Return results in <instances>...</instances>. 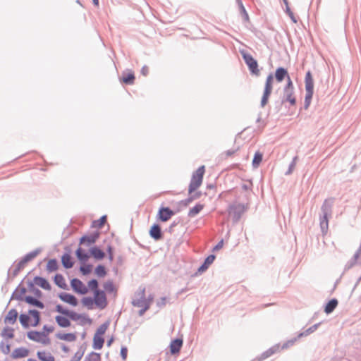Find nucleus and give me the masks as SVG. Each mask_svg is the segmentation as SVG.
Wrapping results in <instances>:
<instances>
[{
  "label": "nucleus",
  "mask_w": 361,
  "mask_h": 361,
  "mask_svg": "<svg viewBox=\"0 0 361 361\" xmlns=\"http://www.w3.org/2000/svg\"><path fill=\"white\" fill-rule=\"evenodd\" d=\"M34 341L41 343L44 345H48L51 343V340H34Z\"/></svg>",
  "instance_id": "nucleus-55"
},
{
  "label": "nucleus",
  "mask_w": 361,
  "mask_h": 361,
  "mask_svg": "<svg viewBox=\"0 0 361 361\" xmlns=\"http://www.w3.org/2000/svg\"><path fill=\"white\" fill-rule=\"evenodd\" d=\"M108 327V322H106L99 326L94 336V338H102V336L104 335L105 332L106 331Z\"/></svg>",
  "instance_id": "nucleus-22"
},
{
  "label": "nucleus",
  "mask_w": 361,
  "mask_h": 361,
  "mask_svg": "<svg viewBox=\"0 0 361 361\" xmlns=\"http://www.w3.org/2000/svg\"><path fill=\"white\" fill-rule=\"evenodd\" d=\"M61 348H62V350H63V351L64 353H68V352H69V350H69V348H68L67 345H66L65 344H63V343H62V344H61Z\"/></svg>",
  "instance_id": "nucleus-57"
},
{
  "label": "nucleus",
  "mask_w": 361,
  "mask_h": 361,
  "mask_svg": "<svg viewBox=\"0 0 361 361\" xmlns=\"http://www.w3.org/2000/svg\"><path fill=\"white\" fill-rule=\"evenodd\" d=\"M262 161V154L259 152H257L255 154V156H254V158L252 160L253 167L257 168L259 166Z\"/></svg>",
  "instance_id": "nucleus-33"
},
{
  "label": "nucleus",
  "mask_w": 361,
  "mask_h": 361,
  "mask_svg": "<svg viewBox=\"0 0 361 361\" xmlns=\"http://www.w3.org/2000/svg\"><path fill=\"white\" fill-rule=\"evenodd\" d=\"M75 254H76V256L78 257V259L80 261V262H86L90 256L89 255L87 254V252H85L83 249H82L81 247H79L76 252H75Z\"/></svg>",
  "instance_id": "nucleus-26"
},
{
  "label": "nucleus",
  "mask_w": 361,
  "mask_h": 361,
  "mask_svg": "<svg viewBox=\"0 0 361 361\" xmlns=\"http://www.w3.org/2000/svg\"><path fill=\"white\" fill-rule=\"evenodd\" d=\"M95 274L100 277H104L106 274V269L102 265H99L95 269Z\"/></svg>",
  "instance_id": "nucleus-38"
},
{
  "label": "nucleus",
  "mask_w": 361,
  "mask_h": 361,
  "mask_svg": "<svg viewBox=\"0 0 361 361\" xmlns=\"http://www.w3.org/2000/svg\"><path fill=\"white\" fill-rule=\"evenodd\" d=\"M55 281H56V284L61 288H63V286L65 285L64 279H63V276L61 275L56 276Z\"/></svg>",
  "instance_id": "nucleus-45"
},
{
  "label": "nucleus",
  "mask_w": 361,
  "mask_h": 361,
  "mask_svg": "<svg viewBox=\"0 0 361 361\" xmlns=\"http://www.w3.org/2000/svg\"><path fill=\"white\" fill-rule=\"evenodd\" d=\"M57 323L63 327H66L70 325V321L68 318L63 316H57L56 317Z\"/></svg>",
  "instance_id": "nucleus-34"
},
{
  "label": "nucleus",
  "mask_w": 361,
  "mask_h": 361,
  "mask_svg": "<svg viewBox=\"0 0 361 361\" xmlns=\"http://www.w3.org/2000/svg\"><path fill=\"white\" fill-rule=\"evenodd\" d=\"M115 340H107V346H111Z\"/></svg>",
  "instance_id": "nucleus-61"
},
{
  "label": "nucleus",
  "mask_w": 361,
  "mask_h": 361,
  "mask_svg": "<svg viewBox=\"0 0 361 361\" xmlns=\"http://www.w3.org/2000/svg\"><path fill=\"white\" fill-rule=\"evenodd\" d=\"M29 355V350L25 348H18L12 353V357L15 359L25 357Z\"/></svg>",
  "instance_id": "nucleus-14"
},
{
  "label": "nucleus",
  "mask_w": 361,
  "mask_h": 361,
  "mask_svg": "<svg viewBox=\"0 0 361 361\" xmlns=\"http://www.w3.org/2000/svg\"><path fill=\"white\" fill-rule=\"evenodd\" d=\"M215 259V256L214 255H211L209 256H208L204 264L198 269V271L200 272H203L206 269H207V268L209 267V265H211L214 261Z\"/></svg>",
  "instance_id": "nucleus-21"
},
{
  "label": "nucleus",
  "mask_w": 361,
  "mask_h": 361,
  "mask_svg": "<svg viewBox=\"0 0 361 361\" xmlns=\"http://www.w3.org/2000/svg\"><path fill=\"white\" fill-rule=\"evenodd\" d=\"M61 262L66 269L71 268L73 266L72 257L69 254H65L62 256Z\"/></svg>",
  "instance_id": "nucleus-27"
},
{
  "label": "nucleus",
  "mask_w": 361,
  "mask_h": 361,
  "mask_svg": "<svg viewBox=\"0 0 361 361\" xmlns=\"http://www.w3.org/2000/svg\"><path fill=\"white\" fill-rule=\"evenodd\" d=\"M58 269V263L56 259H50L47 264V269L49 272L56 271Z\"/></svg>",
  "instance_id": "nucleus-35"
},
{
  "label": "nucleus",
  "mask_w": 361,
  "mask_h": 361,
  "mask_svg": "<svg viewBox=\"0 0 361 361\" xmlns=\"http://www.w3.org/2000/svg\"><path fill=\"white\" fill-rule=\"evenodd\" d=\"M92 265L90 264H83L80 267V270L84 275H87L92 271Z\"/></svg>",
  "instance_id": "nucleus-40"
},
{
  "label": "nucleus",
  "mask_w": 361,
  "mask_h": 361,
  "mask_svg": "<svg viewBox=\"0 0 361 361\" xmlns=\"http://www.w3.org/2000/svg\"><path fill=\"white\" fill-rule=\"evenodd\" d=\"M247 203H240L237 201L234 202L233 204H230L228 209V215L233 219V221H237L240 218L241 215L245 212V211L247 208Z\"/></svg>",
  "instance_id": "nucleus-2"
},
{
  "label": "nucleus",
  "mask_w": 361,
  "mask_h": 361,
  "mask_svg": "<svg viewBox=\"0 0 361 361\" xmlns=\"http://www.w3.org/2000/svg\"><path fill=\"white\" fill-rule=\"evenodd\" d=\"M37 355L41 361H55L54 357L49 352L38 351Z\"/></svg>",
  "instance_id": "nucleus-18"
},
{
  "label": "nucleus",
  "mask_w": 361,
  "mask_h": 361,
  "mask_svg": "<svg viewBox=\"0 0 361 361\" xmlns=\"http://www.w3.org/2000/svg\"><path fill=\"white\" fill-rule=\"evenodd\" d=\"M94 300L96 305L101 309L104 308L107 305L106 295L104 291L96 290L94 291Z\"/></svg>",
  "instance_id": "nucleus-6"
},
{
  "label": "nucleus",
  "mask_w": 361,
  "mask_h": 361,
  "mask_svg": "<svg viewBox=\"0 0 361 361\" xmlns=\"http://www.w3.org/2000/svg\"><path fill=\"white\" fill-rule=\"evenodd\" d=\"M190 197L185 200V205H188L192 200L199 198L201 196L202 194H201L200 192H195L194 194L192 193V194H190Z\"/></svg>",
  "instance_id": "nucleus-42"
},
{
  "label": "nucleus",
  "mask_w": 361,
  "mask_h": 361,
  "mask_svg": "<svg viewBox=\"0 0 361 361\" xmlns=\"http://www.w3.org/2000/svg\"><path fill=\"white\" fill-rule=\"evenodd\" d=\"M56 310L62 314H68V311L63 309V307L61 305H57Z\"/></svg>",
  "instance_id": "nucleus-53"
},
{
  "label": "nucleus",
  "mask_w": 361,
  "mask_h": 361,
  "mask_svg": "<svg viewBox=\"0 0 361 361\" xmlns=\"http://www.w3.org/2000/svg\"><path fill=\"white\" fill-rule=\"evenodd\" d=\"M286 12L288 15V16L290 18L291 20L294 23H296L298 22V19L296 18V16L294 15V13L290 11V9L289 8H287L286 9Z\"/></svg>",
  "instance_id": "nucleus-49"
},
{
  "label": "nucleus",
  "mask_w": 361,
  "mask_h": 361,
  "mask_svg": "<svg viewBox=\"0 0 361 361\" xmlns=\"http://www.w3.org/2000/svg\"><path fill=\"white\" fill-rule=\"evenodd\" d=\"M204 207V204H197L195 207L191 208L188 212V216L190 217H194L197 214H198Z\"/></svg>",
  "instance_id": "nucleus-28"
},
{
  "label": "nucleus",
  "mask_w": 361,
  "mask_h": 361,
  "mask_svg": "<svg viewBox=\"0 0 361 361\" xmlns=\"http://www.w3.org/2000/svg\"><path fill=\"white\" fill-rule=\"evenodd\" d=\"M26 264H23L22 260L18 263V269L23 268Z\"/></svg>",
  "instance_id": "nucleus-60"
},
{
  "label": "nucleus",
  "mask_w": 361,
  "mask_h": 361,
  "mask_svg": "<svg viewBox=\"0 0 361 361\" xmlns=\"http://www.w3.org/2000/svg\"><path fill=\"white\" fill-rule=\"evenodd\" d=\"M328 224H329V221H328L327 215L324 214V216L320 223L322 230H326L328 228Z\"/></svg>",
  "instance_id": "nucleus-46"
},
{
  "label": "nucleus",
  "mask_w": 361,
  "mask_h": 361,
  "mask_svg": "<svg viewBox=\"0 0 361 361\" xmlns=\"http://www.w3.org/2000/svg\"><path fill=\"white\" fill-rule=\"evenodd\" d=\"M91 255L96 259H102L105 254L104 252L97 247H93L90 250Z\"/></svg>",
  "instance_id": "nucleus-20"
},
{
  "label": "nucleus",
  "mask_w": 361,
  "mask_h": 361,
  "mask_svg": "<svg viewBox=\"0 0 361 361\" xmlns=\"http://www.w3.org/2000/svg\"><path fill=\"white\" fill-rule=\"evenodd\" d=\"M205 173L204 166H200L193 173L188 188V193H193L198 189L203 180V176Z\"/></svg>",
  "instance_id": "nucleus-1"
},
{
  "label": "nucleus",
  "mask_w": 361,
  "mask_h": 361,
  "mask_svg": "<svg viewBox=\"0 0 361 361\" xmlns=\"http://www.w3.org/2000/svg\"><path fill=\"white\" fill-rule=\"evenodd\" d=\"M273 81L274 76L272 74H269L266 80L264 90L261 100V106L262 107H264L268 102L269 97L273 88Z\"/></svg>",
  "instance_id": "nucleus-5"
},
{
  "label": "nucleus",
  "mask_w": 361,
  "mask_h": 361,
  "mask_svg": "<svg viewBox=\"0 0 361 361\" xmlns=\"http://www.w3.org/2000/svg\"><path fill=\"white\" fill-rule=\"evenodd\" d=\"M18 313L15 309L10 310L7 313L4 322L7 325H14L18 318Z\"/></svg>",
  "instance_id": "nucleus-13"
},
{
  "label": "nucleus",
  "mask_w": 361,
  "mask_h": 361,
  "mask_svg": "<svg viewBox=\"0 0 361 361\" xmlns=\"http://www.w3.org/2000/svg\"><path fill=\"white\" fill-rule=\"evenodd\" d=\"M149 234L154 240H159L162 237L161 228L159 225L154 224L151 227Z\"/></svg>",
  "instance_id": "nucleus-16"
},
{
  "label": "nucleus",
  "mask_w": 361,
  "mask_h": 361,
  "mask_svg": "<svg viewBox=\"0 0 361 361\" xmlns=\"http://www.w3.org/2000/svg\"><path fill=\"white\" fill-rule=\"evenodd\" d=\"M9 340H1L0 343V348L2 353L5 355H7L10 353V343H8Z\"/></svg>",
  "instance_id": "nucleus-32"
},
{
  "label": "nucleus",
  "mask_w": 361,
  "mask_h": 361,
  "mask_svg": "<svg viewBox=\"0 0 361 361\" xmlns=\"http://www.w3.org/2000/svg\"><path fill=\"white\" fill-rule=\"evenodd\" d=\"M280 351V344H276L272 347L269 348L266 351L263 352L259 357L253 360V361H263L265 359L269 357L272 355Z\"/></svg>",
  "instance_id": "nucleus-7"
},
{
  "label": "nucleus",
  "mask_w": 361,
  "mask_h": 361,
  "mask_svg": "<svg viewBox=\"0 0 361 361\" xmlns=\"http://www.w3.org/2000/svg\"><path fill=\"white\" fill-rule=\"evenodd\" d=\"M120 355L123 361H126L128 356V348L125 345H122L121 348Z\"/></svg>",
  "instance_id": "nucleus-44"
},
{
  "label": "nucleus",
  "mask_w": 361,
  "mask_h": 361,
  "mask_svg": "<svg viewBox=\"0 0 361 361\" xmlns=\"http://www.w3.org/2000/svg\"><path fill=\"white\" fill-rule=\"evenodd\" d=\"M306 94L305 98V108L307 109L310 105L314 93V80L310 71H307L305 78Z\"/></svg>",
  "instance_id": "nucleus-3"
},
{
  "label": "nucleus",
  "mask_w": 361,
  "mask_h": 361,
  "mask_svg": "<svg viewBox=\"0 0 361 361\" xmlns=\"http://www.w3.org/2000/svg\"><path fill=\"white\" fill-rule=\"evenodd\" d=\"M240 54L247 65L250 71L255 75H259V70L258 69V64L257 61L252 56L251 54L247 53L245 51H240Z\"/></svg>",
  "instance_id": "nucleus-4"
},
{
  "label": "nucleus",
  "mask_w": 361,
  "mask_h": 361,
  "mask_svg": "<svg viewBox=\"0 0 361 361\" xmlns=\"http://www.w3.org/2000/svg\"><path fill=\"white\" fill-rule=\"evenodd\" d=\"M36 256L35 254H28L23 259L22 263L23 264H27L29 261L32 260Z\"/></svg>",
  "instance_id": "nucleus-48"
},
{
  "label": "nucleus",
  "mask_w": 361,
  "mask_h": 361,
  "mask_svg": "<svg viewBox=\"0 0 361 361\" xmlns=\"http://www.w3.org/2000/svg\"><path fill=\"white\" fill-rule=\"evenodd\" d=\"M59 298L62 301H63L73 307L77 306V305L78 303V300L76 299V298L74 295L67 293H61L59 295Z\"/></svg>",
  "instance_id": "nucleus-11"
},
{
  "label": "nucleus",
  "mask_w": 361,
  "mask_h": 361,
  "mask_svg": "<svg viewBox=\"0 0 361 361\" xmlns=\"http://www.w3.org/2000/svg\"><path fill=\"white\" fill-rule=\"evenodd\" d=\"M296 341L297 340H287V341L286 343H284L282 345H280V350H284V349H288V348L292 347L293 345H294L295 341Z\"/></svg>",
  "instance_id": "nucleus-41"
},
{
  "label": "nucleus",
  "mask_w": 361,
  "mask_h": 361,
  "mask_svg": "<svg viewBox=\"0 0 361 361\" xmlns=\"http://www.w3.org/2000/svg\"><path fill=\"white\" fill-rule=\"evenodd\" d=\"M27 361H37V360H36L35 359L30 358V359L27 360Z\"/></svg>",
  "instance_id": "nucleus-63"
},
{
  "label": "nucleus",
  "mask_w": 361,
  "mask_h": 361,
  "mask_svg": "<svg viewBox=\"0 0 361 361\" xmlns=\"http://www.w3.org/2000/svg\"><path fill=\"white\" fill-rule=\"evenodd\" d=\"M338 305V301L336 299H332L326 305L324 311L326 314H330Z\"/></svg>",
  "instance_id": "nucleus-30"
},
{
  "label": "nucleus",
  "mask_w": 361,
  "mask_h": 361,
  "mask_svg": "<svg viewBox=\"0 0 361 361\" xmlns=\"http://www.w3.org/2000/svg\"><path fill=\"white\" fill-rule=\"evenodd\" d=\"M29 316L30 317V325L35 326L39 323V314L37 310H30Z\"/></svg>",
  "instance_id": "nucleus-25"
},
{
  "label": "nucleus",
  "mask_w": 361,
  "mask_h": 361,
  "mask_svg": "<svg viewBox=\"0 0 361 361\" xmlns=\"http://www.w3.org/2000/svg\"><path fill=\"white\" fill-rule=\"evenodd\" d=\"M99 232L96 231L90 235L82 236L80 238V244L87 243L89 245L94 243L96 242V240L99 238Z\"/></svg>",
  "instance_id": "nucleus-9"
},
{
  "label": "nucleus",
  "mask_w": 361,
  "mask_h": 361,
  "mask_svg": "<svg viewBox=\"0 0 361 361\" xmlns=\"http://www.w3.org/2000/svg\"><path fill=\"white\" fill-rule=\"evenodd\" d=\"M106 216H102L97 221V226L99 227V228H102L104 224L106 223Z\"/></svg>",
  "instance_id": "nucleus-52"
},
{
  "label": "nucleus",
  "mask_w": 361,
  "mask_h": 361,
  "mask_svg": "<svg viewBox=\"0 0 361 361\" xmlns=\"http://www.w3.org/2000/svg\"><path fill=\"white\" fill-rule=\"evenodd\" d=\"M104 288L107 293H109L116 294V291H117L116 286L111 281H106L104 284Z\"/></svg>",
  "instance_id": "nucleus-31"
},
{
  "label": "nucleus",
  "mask_w": 361,
  "mask_h": 361,
  "mask_svg": "<svg viewBox=\"0 0 361 361\" xmlns=\"http://www.w3.org/2000/svg\"><path fill=\"white\" fill-rule=\"evenodd\" d=\"M147 67H143L142 68V73L144 75H146L147 74Z\"/></svg>",
  "instance_id": "nucleus-59"
},
{
  "label": "nucleus",
  "mask_w": 361,
  "mask_h": 361,
  "mask_svg": "<svg viewBox=\"0 0 361 361\" xmlns=\"http://www.w3.org/2000/svg\"><path fill=\"white\" fill-rule=\"evenodd\" d=\"M290 90L293 91V85L290 78L288 76V84L285 88V92H289Z\"/></svg>",
  "instance_id": "nucleus-51"
},
{
  "label": "nucleus",
  "mask_w": 361,
  "mask_h": 361,
  "mask_svg": "<svg viewBox=\"0 0 361 361\" xmlns=\"http://www.w3.org/2000/svg\"><path fill=\"white\" fill-rule=\"evenodd\" d=\"M86 348L87 345L85 343L81 344L78 348V351L74 354V355L71 359V361H80L86 350Z\"/></svg>",
  "instance_id": "nucleus-15"
},
{
  "label": "nucleus",
  "mask_w": 361,
  "mask_h": 361,
  "mask_svg": "<svg viewBox=\"0 0 361 361\" xmlns=\"http://www.w3.org/2000/svg\"><path fill=\"white\" fill-rule=\"evenodd\" d=\"M315 329H316L315 326L313 327L309 328L305 332L302 333V335L307 336L308 332H310V331L312 332Z\"/></svg>",
  "instance_id": "nucleus-58"
},
{
  "label": "nucleus",
  "mask_w": 361,
  "mask_h": 361,
  "mask_svg": "<svg viewBox=\"0 0 361 361\" xmlns=\"http://www.w3.org/2000/svg\"><path fill=\"white\" fill-rule=\"evenodd\" d=\"M88 287L90 289L96 291V290H97V287H98L97 281L95 279H92V280L88 282Z\"/></svg>",
  "instance_id": "nucleus-47"
},
{
  "label": "nucleus",
  "mask_w": 361,
  "mask_h": 361,
  "mask_svg": "<svg viewBox=\"0 0 361 361\" xmlns=\"http://www.w3.org/2000/svg\"><path fill=\"white\" fill-rule=\"evenodd\" d=\"M105 340H93V348L96 350L102 348L104 344Z\"/></svg>",
  "instance_id": "nucleus-43"
},
{
  "label": "nucleus",
  "mask_w": 361,
  "mask_h": 361,
  "mask_svg": "<svg viewBox=\"0 0 361 361\" xmlns=\"http://www.w3.org/2000/svg\"><path fill=\"white\" fill-rule=\"evenodd\" d=\"M92 1L96 6H99V0H92Z\"/></svg>",
  "instance_id": "nucleus-62"
},
{
  "label": "nucleus",
  "mask_w": 361,
  "mask_h": 361,
  "mask_svg": "<svg viewBox=\"0 0 361 361\" xmlns=\"http://www.w3.org/2000/svg\"><path fill=\"white\" fill-rule=\"evenodd\" d=\"M84 361H101L99 353L92 352L85 359Z\"/></svg>",
  "instance_id": "nucleus-36"
},
{
  "label": "nucleus",
  "mask_w": 361,
  "mask_h": 361,
  "mask_svg": "<svg viewBox=\"0 0 361 361\" xmlns=\"http://www.w3.org/2000/svg\"><path fill=\"white\" fill-rule=\"evenodd\" d=\"M34 283L35 285L45 289V290H49L50 289V285L49 282L42 277L37 276L34 279Z\"/></svg>",
  "instance_id": "nucleus-19"
},
{
  "label": "nucleus",
  "mask_w": 361,
  "mask_h": 361,
  "mask_svg": "<svg viewBox=\"0 0 361 361\" xmlns=\"http://www.w3.org/2000/svg\"><path fill=\"white\" fill-rule=\"evenodd\" d=\"M251 188H252V183L251 182L244 183L241 185L242 190H245L246 192L250 191L251 190Z\"/></svg>",
  "instance_id": "nucleus-50"
},
{
  "label": "nucleus",
  "mask_w": 361,
  "mask_h": 361,
  "mask_svg": "<svg viewBox=\"0 0 361 361\" xmlns=\"http://www.w3.org/2000/svg\"><path fill=\"white\" fill-rule=\"evenodd\" d=\"M174 214V212L169 207H162L159 209L158 216L162 221H167Z\"/></svg>",
  "instance_id": "nucleus-10"
},
{
  "label": "nucleus",
  "mask_w": 361,
  "mask_h": 361,
  "mask_svg": "<svg viewBox=\"0 0 361 361\" xmlns=\"http://www.w3.org/2000/svg\"><path fill=\"white\" fill-rule=\"evenodd\" d=\"M224 246V240H221V241H219L218 243V244L214 247L213 250L214 251H216V250H219L220 249H221Z\"/></svg>",
  "instance_id": "nucleus-54"
},
{
  "label": "nucleus",
  "mask_w": 361,
  "mask_h": 361,
  "mask_svg": "<svg viewBox=\"0 0 361 361\" xmlns=\"http://www.w3.org/2000/svg\"><path fill=\"white\" fill-rule=\"evenodd\" d=\"M183 344V340H171L169 345L170 353L173 355L179 353Z\"/></svg>",
  "instance_id": "nucleus-12"
},
{
  "label": "nucleus",
  "mask_w": 361,
  "mask_h": 361,
  "mask_svg": "<svg viewBox=\"0 0 361 361\" xmlns=\"http://www.w3.org/2000/svg\"><path fill=\"white\" fill-rule=\"evenodd\" d=\"M20 322L21 323V324L25 326V327H27L28 326L30 325V317L29 315H27V314H22L20 315Z\"/></svg>",
  "instance_id": "nucleus-37"
},
{
  "label": "nucleus",
  "mask_w": 361,
  "mask_h": 361,
  "mask_svg": "<svg viewBox=\"0 0 361 361\" xmlns=\"http://www.w3.org/2000/svg\"><path fill=\"white\" fill-rule=\"evenodd\" d=\"M135 78L134 73L133 71H129L127 73H123L120 80L125 84L133 85L134 83Z\"/></svg>",
  "instance_id": "nucleus-17"
},
{
  "label": "nucleus",
  "mask_w": 361,
  "mask_h": 361,
  "mask_svg": "<svg viewBox=\"0 0 361 361\" xmlns=\"http://www.w3.org/2000/svg\"><path fill=\"white\" fill-rule=\"evenodd\" d=\"M108 253H109V257L110 261H112L114 259V255H113V250L111 246L108 247Z\"/></svg>",
  "instance_id": "nucleus-56"
},
{
  "label": "nucleus",
  "mask_w": 361,
  "mask_h": 361,
  "mask_svg": "<svg viewBox=\"0 0 361 361\" xmlns=\"http://www.w3.org/2000/svg\"><path fill=\"white\" fill-rule=\"evenodd\" d=\"M147 309V307H146L144 310H142V311L140 312V314H143V312H144Z\"/></svg>",
  "instance_id": "nucleus-64"
},
{
  "label": "nucleus",
  "mask_w": 361,
  "mask_h": 361,
  "mask_svg": "<svg viewBox=\"0 0 361 361\" xmlns=\"http://www.w3.org/2000/svg\"><path fill=\"white\" fill-rule=\"evenodd\" d=\"M286 101L290 102V104L294 105L295 104V99L293 95V91L291 90L289 92H286Z\"/></svg>",
  "instance_id": "nucleus-39"
},
{
  "label": "nucleus",
  "mask_w": 361,
  "mask_h": 361,
  "mask_svg": "<svg viewBox=\"0 0 361 361\" xmlns=\"http://www.w3.org/2000/svg\"><path fill=\"white\" fill-rule=\"evenodd\" d=\"M71 286L73 289L80 294H85L87 293V288L86 286L79 279H74L71 281Z\"/></svg>",
  "instance_id": "nucleus-8"
},
{
  "label": "nucleus",
  "mask_w": 361,
  "mask_h": 361,
  "mask_svg": "<svg viewBox=\"0 0 361 361\" xmlns=\"http://www.w3.org/2000/svg\"><path fill=\"white\" fill-rule=\"evenodd\" d=\"M288 74L286 69L283 68H279L275 73V77L278 82H281L286 77L288 78Z\"/></svg>",
  "instance_id": "nucleus-23"
},
{
  "label": "nucleus",
  "mask_w": 361,
  "mask_h": 361,
  "mask_svg": "<svg viewBox=\"0 0 361 361\" xmlns=\"http://www.w3.org/2000/svg\"><path fill=\"white\" fill-rule=\"evenodd\" d=\"M25 301L27 302L28 304H30L32 305L36 306L39 308L42 309L44 307V305L42 302L37 300L36 298H34L31 296H26L25 298Z\"/></svg>",
  "instance_id": "nucleus-29"
},
{
  "label": "nucleus",
  "mask_w": 361,
  "mask_h": 361,
  "mask_svg": "<svg viewBox=\"0 0 361 361\" xmlns=\"http://www.w3.org/2000/svg\"><path fill=\"white\" fill-rule=\"evenodd\" d=\"M1 336L4 338H12L14 336V329L9 326H5L1 333Z\"/></svg>",
  "instance_id": "nucleus-24"
}]
</instances>
